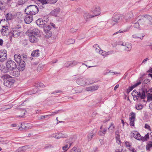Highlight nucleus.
I'll return each instance as SVG.
<instances>
[{
	"mask_svg": "<svg viewBox=\"0 0 152 152\" xmlns=\"http://www.w3.org/2000/svg\"><path fill=\"white\" fill-rule=\"evenodd\" d=\"M6 67L3 68L2 72L4 73H10L17 68L15 62L11 60H8L6 63Z\"/></svg>",
	"mask_w": 152,
	"mask_h": 152,
	"instance_id": "nucleus-1",
	"label": "nucleus"
},
{
	"mask_svg": "<svg viewBox=\"0 0 152 152\" xmlns=\"http://www.w3.org/2000/svg\"><path fill=\"white\" fill-rule=\"evenodd\" d=\"M25 12L27 15H33L37 14L38 11V7L35 5L28 6L25 9Z\"/></svg>",
	"mask_w": 152,
	"mask_h": 152,
	"instance_id": "nucleus-2",
	"label": "nucleus"
},
{
	"mask_svg": "<svg viewBox=\"0 0 152 152\" xmlns=\"http://www.w3.org/2000/svg\"><path fill=\"white\" fill-rule=\"evenodd\" d=\"M2 78L5 79L4 82L5 86L9 88L13 86L15 81L9 75H4L2 77Z\"/></svg>",
	"mask_w": 152,
	"mask_h": 152,
	"instance_id": "nucleus-3",
	"label": "nucleus"
},
{
	"mask_svg": "<svg viewBox=\"0 0 152 152\" xmlns=\"http://www.w3.org/2000/svg\"><path fill=\"white\" fill-rule=\"evenodd\" d=\"M48 20V18L45 20H43L41 18H39L36 20V23L40 27L44 28L47 25V23Z\"/></svg>",
	"mask_w": 152,
	"mask_h": 152,
	"instance_id": "nucleus-4",
	"label": "nucleus"
},
{
	"mask_svg": "<svg viewBox=\"0 0 152 152\" xmlns=\"http://www.w3.org/2000/svg\"><path fill=\"white\" fill-rule=\"evenodd\" d=\"M43 28L45 37L46 38H49L51 37L52 34V32L50 31L51 26L47 25Z\"/></svg>",
	"mask_w": 152,
	"mask_h": 152,
	"instance_id": "nucleus-5",
	"label": "nucleus"
},
{
	"mask_svg": "<svg viewBox=\"0 0 152 152\" xmlns=\"http://www.w3.org/2000/svg\"><path fill=\"white\" fill-rule=\"evenodd\" d=\"M119 45L123 46V48L126 51H129L132 48V44L129 42H123L120 43Z\"/></svg>",
	"mask_w": 152,
	"mask_h": 152,
	"instance_id": "nucleus-6",
	"label": "nucleus"
},
{
	"mask_svg": "<svg viewBox=\"0 0 152 152\" xmlns=\"http://www.w3.org/2000/svg\"><path fill=\"white\" fill-rule=\"evenodd\" d=\"M91 11L94 15L93 16H96L99 15L101 13V9L98 6H94L92 8Z\"/></svg>",
	"mask_w": 152,
	"mask_h": 152,
	"instance_id": "nucleus-7",
	"label": "nucleus"
},
{
	"mask_svg": "<svg viewBox=\"0 0 152 152\" xmlns=\"http://www.w3.org/2000/svg\"><path fill=\"white\" fill-rule=\"evenodd\" d=\"M7 58V53L6 50H0V62H3L5 61Z\"/></svg>",
	"mask_w": 152,
	"mask_h": 152,
	"instance_id": "nucleus-8",
	"label": "nucleus"
},
{
	"mask_svg": "<svg viewBox=\"0 0 152 152\" xmlns=\"http://www.w3.org/2000/svg\"><path fill=\"white\" fill-rule=\"evenodd\" d=\"M39 31L37 29H34L32 30H28L26 32L28 36H38Z\"/></svg>",
	"mask_w": 152,
	"mask_h": 152,
	"instance_id": "nucleus-9",
	"label": "nucleus"
},
{
	"mask_svg": "<svg viewBox=\"0 0 152 152\" xmlns=\"http://www.w3.org/2000/svg\"><path fill=\"white\" fill-rule=\"evenodd\" d=\"M142 22L145 23L147 20L149 21V24L152 25V17L149 15H145L144 16L141 17V19Z\"/></svg>",
	"mask_w": 152,
	"mask_h": 152,
	"instance_id": "nucleus-10",
	"label": "nucleus"
},
{
	"mask_svg": "<svg viewBox=\"0 0 152 152\" xmlns=\"http://www.w3.org/2000/svg\"><path fill=\"white\" fill-rule=\"evenodd\" d=\"M123 19L127 22L130 21L131 19L133 17V13L132 11H130L127 13L125 15H123Z\"/></svg>",
	"mask_w": 152,
	"mask_h": 152,
	"instance_id": "nucleus-11",
	"label": "nucleus"
},
{
	"mask_svg": "<svg viewBox=\"0 0 152 152\" xmlns=\"http://www.w3.org/2000/svg\"><path fill=\"white\" fill-rule=\"evenodd\" d=\"M0 31L3 36H7L10 33V30L8 28L7 26H6L0 29Z\"/></svg>",
	"mask_w": 152,
	"mask_h": 152,
	"instance_id": "nucleus-12",
	"label": "nucleus"
},
{
	"mask_svg": "<svg viewBox=\"0 0 152 152\" xmlns=\"http://www.w3.org/2000/svg\"><path fill=\"white\" fill-rule=\"evenodd\" d=\"M131 136L134 137L138 140H141V136L140 134L137 131H134L131 133Z\"/></svg>",
	"mask_w": 152,
	"mask_h": 152,
	"instance_id": "nucleus-13",
	"label": "nucleus"
},
{
	"mask_svg": "<svg viewBox=\"0 0 152 152\" xmlns=\"http://www.w3.org/2000/svg\"><path fill=\"white\" fill-rule=\"evenodd\" d=\"M123 15H115L113 18L114 20V21L116 23H118L121 21L123 20L124 18Z\"/></svg>",
	"mask_w": 152,
	"mask_h": 152,
	"instance_id": "nucleus-14",
	"label": "nucleus"
},
{
	"mask_svg": "<svg viewBox=\"0 0 152 152\" xmlns=\"http://www.w3.org/2000/svg\"><path fill=\"white\" fill-rule=\"evenodd\" d=\"M87 81V80L85 78H80L77 80V83L79 85L83 86L88 84Z\"/></svg>",
	"mask_w": 152,
	"mask_h": 152,
	"instance_id": "nucleus-15",
	"label": "nucleus"
},
{
	"mask_svg": "<svg viewBox=\"0 0 152 152\" xmlns=\"http://www.w3.org/2000/svg\"><path fill=\"white\" fill-rule=\"evenodd\" d=\"M135 118V114L134 113H131V116L129 118L130 124V126H134V122Z\"/></svg>",
	"mask_w": 152,
	"mask_h": 152,
	"instance_id": "nucleus-16",
	"label": "nucleus"
},
{
	"mask_svg": "<svg viewBox=\"0 0 152 152\" xmlns=\"http://www.w3.org/2000/svg\"><path fill=\"white\" fill-rule=\"evenodd\" d=\"M11 33L12 37H17L20 35V31L18 29H15L12 30Z\"/></svg>",
	"mask_w": 152,
	"mask_h": 152,
	"instance_id": "nucleus-17",
	"label": "nucleus"
},
{
	"mask_svg": "<svg viewBox=\"0 0 152 152\" xmlns=\"http://www.w3.org/2000/svg\"><path fill=\"white\" fill-rule=\"evenodd\" d=\"M67 136L66 134H63L61 133H56L53 135V137L56 138L57 139L60 138H65L67 137Z\"/></svg>",
	"mask_w": 152,
	"mask_h": 152,
	"instance_id": "nucleus-18",
	"label": "nucleus"
},
{
	"mask_svg": "<svg viewBox=\"0 0 152 152\" xmlns=\"http://www.w3.org/2000/svg\"><path fill=\"white\" fill-rule=\"evenodd\" d=\"M30 15H26L24 18V21L27 24H29L32 21L33 17L32 15L29 16Z\"/></svg>",
	"mask_w": 152,
	"mask_h": 152,
	"instance_id": "nucleus-19",
	"label": "nucleus"
},
{
	"mask_svg": "<svg viewBox=\"0 0 152 152\" xmlns=\"http://www.w3.org/2000/svg\"><path fill=\"white\" fill-rule=\"evenodd\" d=\"M14 57L15 61L18 64L21 63L22 61H24L22 60L20 55L16 54L14 55Z\"/></svg>",
	"mask_w": 152,
	"mask_h": 152,
	"instance_id": "nucleus-20",
	"label": "nucleus"
},
{
	"mask_svg": "<svg viewBox=\"0 0 152 152\" xmlns=\"http://www.w3.org/2000/svg\"><path fill=\"white\" fill-rule=\"evenodd\" d=\"M60 9L59 7H57L54 9L50 12V14L53 16H56L60 11Z\"/></svg>",
	"mask_w": 152,
	"mask_h": 152,
	"instance_id": "nucleus-21",
	"label": "nucleus"
},
{
	"mask_svg": "<svg viewBox=\"0 0 152 152\" xmlns=\"http://www.w3.org/2000/svg\"><path fill=\"white\" fill-rule=\"evenodd\" d=\"M58 112V111L55 112H53L51 113V114L46 115H41L39 117V120L41 119H43L45 118H48L50 116H53L57 114Z\"/></svg>",
	"mask_w": 152,
	"mask_h": 152,
	"instance_id": "nucleus-22",
	"label": "nucleus"
},
{
	"mask_svg": "<svg viewBox=\"0 0 152 152\" xmlns=\"http://www.w3.org/2000/svg\"><path fill=\"white\" fill-rule=\"evenodd\" d=\"M29 37L30 41L32 43H36L37 42L38 39V36H28Z\"/></svg>",
	"mask_w": 152,
	"mask_h": 152,
	"instance_id": "nucleus-23",
	"label": "nucleus"
},
{
	"mask_svg": "<svg viewBox=\"0 0 152 152\" xmlns=\"http://www.w3.org/2000/svg\"><path fill=\"white\" fill-rule=\"evenodd\" d=\"M10 73V75L16 77H18L20 75V72L18 70L15 69L13 71H11Z\"/></svg>",
	"mask_w": 152,
	"mask_h": 152,
	"instance_id": "nucleus-24",
	"label": "nucleus"
},
{
	"mask_svg": "<svg viewBox=\"0 0 152 152\" xmlns=\"http://www.w3.org/2000/svg\"><path fill=\"white\" fill-rule=\"evenodd\" d=\"M19 66L18 68V70L20 71H23L24 69V66L25 65V63L24 61H22L21 63L19 64Z\"/></svg>",
	"mask_w": 152,
	"mask_h": 152,
	"instance_id": "nucleus-25",
	"label": "nucleus"
},
{
	"mask_svg": "<svg viewBox=\"0 0 152 152\" xmlns=\"http://www.w3.org/2000/svg\"><path fill=\"white\" fill-rule=\"evenodd\" d=\"M83 17L85 20L87 21L89 19L94 17V16L92 15L89 13H86L84 14Z\"/></svg>",
	"mask_w": 152,
	"mask_h": 152,
	"instance_id": "nucleus-26",
	"label": "nucleus"
},
{
	"mask_svg": "<svg viewBox=\"0 0 152 152\" xmlns=\"http://www.w3.org/2000/svg\"><path fill=\"white\" fill-rule=\"evenodd\" d=\"M137 97H140L141 99H144L145 97V91H142V92L141 93L140 92L137 93Z\"/></svg>",
	"mask_w": 152,
	"mask_h": 152,
	"instance_id": "nucleus-27",
	"label": "nucleus"
},
{
	"mask_svg": "<svg viewBox=\"0 0 152 152\" xmlns=\"http://www.w3.org/2000/svg\"><path fill=\"white\" fill-rule=\"evenodd\" d=\"M102 126L100 128L101 130L99 132L98 134L99 135L101 136H104L106 133L107 129H102Z\"/></svg>",
	"mask_w": 152,
	"mask_h": 152,
	"instance_id": "nucleus-28",
	"label": "nucleus"
},
{
	"mask_svg": "<svg viewBox=\"0 0 152 152\" xmlns=\"http://www.w3.org/2000/svg\"><path fill=\"white\" fill-rule=\"evenodd\" d=\"M141 19V18L138 20L137 23H136L134 24L133 26L135 28H138L139 27V23L140 24H143L145 23L144 22H142Z\"/></svg>",
	"mask_w": 152,
	"mask_h": 152,
	"instance_id": "nucleus-29",
	"label": "nucleus"
},
{
	"mask_svg": "<svg viewBox=\"0 0 152 152\" xmlns=\"http://www.w3.org/2000/svg\"><path fill=\"white\" fill-rule=\"evenodd\" d=\"M95 134L93 132H91L87 136V139L88 141H90L92 140L94 136L95 135Z\"/></svg>",
	"mask_w": 152,
	"mask_h": 152,
	"instance_id": "nucleus-30",
	"label": "nucleus"
},
{
	"mask_svg": "<svg viewBox=\"0 0 152 152\" xmlns=\"http://www.w3.org/2000/svg\"><path fill=\"white\" fill-rule=\"evenodd\" d=\"M31 55L33 56H39V50H34L31 54Z\"/></svg>",
	"mask_w": 152,
	"mask_h": 152,
	"instance_id": "nucleus-31",
	"label": "nucleus"
},
{
	"mask_svg": "<svg viewBox=\"0 0 152 152\" xmlns=\"http://www.w3.org/2000/svg\"><path fill=\"white\" fill-rule=\"evenodd\" d=\"M75 42V40L72 39H69L66 40L65 43L68 45L73 44Z\"/></svg>",
	"mask_w": 152,
	"mask_h": 152,
	"instance_id": "nucleus-32",
	"label": "nucleus"
},
{
	"mask_svg": "<svg viewBox=\"0 0 152 152\" xmlns=\"http://www.w3.org/2000/svg\"><path fill=\"white\" fill-rule=\"evenodd\" d=\"M7 22V21H5L4 19L0 21V30L5 26V24Z\"/></svg>",
	"mask_w": 152,
	"mask_h": 152,
	"instance_id": "nucleus-33",
	"label": "nucleus"
},
{
	"mask_svg": "<svg viewBox=\"0 0 152 152\" xmlns=\"http://www.w3.org/2000/svg\"><path fill=\"white\" fill-rule=\"evenodd\" d=\"M21 126L19 127V129H20V130H26V123H21Z\"/></svg>",
	"mask_w": 152,
	"mask_h": 152,
	"instance_id": "nucleus-34",
	"label": "nucleus"
},
{
	"mask_svg": "<svg viewBox=\"0 0 152 152\" xmlns=\"http://www.w3.org/2000/svg\"><path fill=\"white\" fill-rule=\"evenodd\" d=\"M116 152H125V151L124 150L123 147L121 145L119 146L115 150Z\"/></svg>",
	"mask_w": 152,
	"mask_h": 152,
	"instance_id": "nucleus-35",
	"label": "nucleus"
},
{
	"mask_svg": "<svg viewBox=\"0 0 152 152\" xmlns=\"http://www.w3.org/2000/svg\"><path fill=\"white\" fill-rule=\"evenodd\" d=\"M93 47L94 48V49L95 50L96 52L99 53L100 51V49H101V48L99 47L98 45L97 44L93 46Z\"/></svg>",
	"mask_w": 152,
	"mask_h": 152,
	"instance_id": "nucleus-36",
	"label": "nucleus"
},
{
	"mask_svg": "<svg viewBox=\"0 0 152 152\" xmlns=\"http://www.w3.org/2000/svg\"><path fill=\"white\" fill-rule=\"evenodd\" d=\"M149 138V135L148 133L146 134L144 137H141V140L142 141H147Z\"/></svg>",
	"mask_w": 152,
	"mask_h": 152,
	"instance_id": "nucleus-37",
	"label": "nucleus"
},
{
	"mask_svg": "<svg viewBox=\"0 0 152 152\" xmlns=\"http://www.w3.org/2000/svg\"><path fill=\"white\" fill-rule=\"evenodd\" d=\"M6 17L7 20H10L12 18V16L11 13H9L6 15Z\"/></svg>",
	"mask_w": 152,
	"mask_h": 152,
	"instance_id": "nucleus-38",
	"label": "nucleus"
},
{
	"mask_svg": "<svg viewBox=\"0 0 152 152\" xmlns=\"http://www.w3.org/2000/svg\"><path fill=\"white\" fill-rule=\"evenodd\" d=\"M21 152H25L28 149V147L27 146H24L23 147H19Z\"/></svg>",
	"mask_w": 152,
	"mask_h": 152,
	"instance_id": "nucleus-39",
	"label": "nucleus"
},
{
	"mask_svg": "<svg viewBox=\"0 0 152 152\" xmlns=\"http://www.w3.org/2000/svg\"><path fill=\"white\" fill-rule=\"evenodd\" d=\"M71 152H81L80 150L76 147H73L71 151Z\"/></svg>",
	"mask_w": 152,
	"mask_h": 152,
	"instance_id": "nucleus-40",
	"label": "nucleus"
},
{
	"mask_svg": "<svg viewBox=\"0 0 152 152\" xmlns=\"http://www.w3.org/2000/svg\"><path fill=\"white\" fill-rule=\"evenodd\" d=\"M27 1V0H19L18 2V4L19 5L24 4Z\"/></svg>",
	"mask_w": 152,
	"mask_h": 152,
	"instance_id": "nucleus-41",
	"label": "nucleus"
},
{
	"mask_svg": "<svg viewBox=\"0 0 152 152\" xmlns=\"http://www.w3.org/2000/svg\"><path fill=\"white\" fill-rule=\"evenodd\" d=\"M143 107V105L140 104H138L135 106L136 109L138 110H141L142 108Z\"/></svg>",
	"mask_w": 152,
	"mask_h": 152,
	"instance_id": "nucleus-42",
	"label": "nucleus"
},
{
	"mask_svg": "<svg viewBox=\"0 0 152 152\" xmlns=\"http://www.w3.org/2000/svg\"><path fill=\"white\" fill-rule=\"evenodd\" d=\"M26 130L31 129L33 126L32 124L28 123H26Z\"/></svg>",
	"mask_w": 152,
	"mask_h": 152,
	"instance_id": "nucleus-43",
	"label": "nucleus"
},
{
	"mask_svg": "<svg viewBox=\"0 0 152 152\" xmlns=\"http://www.w3.org/2000/svg\"><path fill=\"white\" fill-rule=\"evenodd\" d=\"M137 93L138 92L136 90H134L132 92V95L134 97H137Z\"/></svg>",
	"mask_w": 152,
	"mask_h": 152,
	"instance_id": "nucleus-44",
	"label": "nucleus"
},
{
	"mask_svg": "<svg viewBox=\"0 0 152 152\" xmlns=\"http://www.w3.org/2000/svg\"><path fill=\"white\" fill-rule=\"evenodd\" d=\"M99 53L104 57L108 55L107 53H106L105 51L101 50H100Z\"/></svg>",
	"mask_w": 152,
	"mask_h": 152,
	"instance_id": "nucleus-45",
	"label": "nucleus"
},
{
	"mask_svg": "<svg viewBox=\"0 0 152 152\" xmlns=\"http://www.w3.org/2000/svg\"><path fill=\"white\" fill-rule=\"evenodd\" d=\"M50 0H39L41 3L43 4H47V3H49V1Z\"/></svg>",
	"mask_w": 152,
	"mask_h": 152,
	"instance_id": "nucleus-46",
	"label": "nucleus"
},
{
	"mask_svg": "<svg viewBox=\"0 0 152 152\" xmlns=\"http://www.w3.org/2000/svg\"><path fill=\"white\" fill-rule=\"evenodd\" d=\"M91 89L92 91H95L97 90L99 88V86L97 85H95L94 86H91Z\"/></svg>",
	"mask_w": 152,
	"mask_h": 152,
	"instance_id": "nucleus-47",
	"label": "nucleus"
},
{
	"mask_svg": "<svg viewBox=\"0 0 152 152\" xmlns=\"http://www.w3.org/2000/svg\"><path fill=\"white\" fill-rule=\"evenodd\" d=\"M5 8V6L3 4V3L1 2H0V10H3Z\"/></svg>",
	"mask_w": 152,
	"mask_h": 152,
	"instance_id": "nucleus-48",
	"label": "nucleus"
},
{
	"mask_svg": "<svg viewBox=\"0 0 152 152\" xmlns=\"http://www.w3.org/2000/svg\"><path fill=\"white\" fill-rule=\"evenodd\" d=\"M125 145L126 146L127 148H130L131 147V146L132 145L131 143L129 142H125Z\"/></svg>",
	"mask_w": 152,
	"mask_h": 152,
	"instance_id": "nucleus-49",
	"label": "nucleus"
},
{
	"mask_svg": "<svg viewBox=\"0 0 152 152\" xmlns=\"http://www.w3.org/2000/svg\"><path fill=\"white\" fill-rule=\"evenodd\" d=\"M26 113V110H22V112L21 113L22 114H21V115H19L18 116L19 117H22L24 116V115Z\"/></svg>",
	"mask_w": 152,
	"mask_h": 152,
	"instance_id": "nucleus-50",
	"label": "nucleus"
},
{
	"mask_svg": "<svg viewBox=\"0 0 152 152\" xmlns=\"http://www.w3.org/2000/svg\"><path fill=\"white\" fill-rule=\"evenodd\" d=\"M132 37L133 38H140V39H142L143 38V36H142V37H139L137 36L136 34H134L132 36Z\"/></svg>",
	"mask_w": 152,
	"mask_h": 152,
	"instance_id": "nucleus-51",
	"label": "nucleus"
},
{
	"mask_svg": "<svg viewBox=\"0 0 152 152\" xmlns=\"http://www.w3.org/2000/svg\"><path fill=\"white\" fill-rule=\"evenodd\" d=\"M151 146H150V145L149 144V142H148V144L146 145V148L147 150L150 151V148H151Z\"/></svg>",
	"mask_w": 152,
	"mask_h": 152,
	"instance_id": "nucleus-52",
	"label": "nucleus"
},
{
	"mask_svg": "<svg viewBox=\"0 0 152 152\" xmlns=\"http://www.w3.org/2000/svg\"><path fill=\"white\" fill-rule=\"evenodd\" d=\"M129 149L131 152H136V151L135 149L132 147H130Z\"/></svg>",
	"mask_w": 152,
	"mask_h": 152,
	"instance_id": "nucleus-53",
	"label": "nucleus"
},
{
	"mask_svg": "<svg viewBox=\"0 0 152 152\" xmlns=\"http://www.w3.org/2000/svg\"><path fill=\"white\" fill-rule=\"evenodd\" d=\"M148 100H152V94H151L147 96Z\"/></svg>",
	"mask_w": 152,
	"mask_h": 152,
	"instance_id": "nucleus-54",
	"label": "nucleus"
},
{
	"mask_svg": "<svg viewBox=\"0 0 152 152\" xmlns=\"http://www.w3.org/2000/svg\"><path fill=\"white\" fill-rule=\"evenodd\" d=\"M145 128L146 129H147L149 130H151L150 127V126L148 124H145Z\"/></svg>",
	"mask_w": 152,
	"mask_h": 152,
	"instance_id": "nucleus-55",
	"label": "nucleus"
},
{
	"mask_svg": "<svg viewBox=\"0 0 152 152\" xmlns=\"http://www.w3.org/2000/svg\"><path fill=\"white\" fill-rule=\"evenodd\" d=\"M62 148L64 150L66 151L68 149V145H67L63 146Z\"/></svg>",
	"mask_w": 152,
	"mask_h": 152,
	"instance_id": "nucleus-56",
	"label": "nucleus"
},
{
	"mask_svg": "<svg viewBox=\"0 0 152 152\" xmlns=\"http://www.w3.org/2000/svg\"><path fill=\"white\" fill-rule=\"evenodd\" d=\"M129 29H128L127 30H124V31H121L120 30H119V31H117V32L114 33L113 34V35H115L118 33H122V32H126V31H128L129 30Z\"/></svg>",
	"mask_w": 152,
	"mask_h": 152,
	"instance_id": "nucleus-57",
	"label": "nucleus"
},
{
	"mask_svg": "<svg viewBox=\"0 0 152 152\" xmlns=\"http://www.w3.org/2000/svg\"><path fill=\"white\" fill-rule=\"evenodd\" d=\"M43 66L42 64H39L38 67L37 71H39L41 69L43 68Z\"/></svg>",
	"mask_w": 152,
	"mask_h": 152,
	"instance_id": "nucleus-58",
	"label": "nucleus"
},
{
	"mask_svg": "<svg viewBox=\"0 0 152 152\" xmlns=\"http://www.w3.org/2000/svg\"><path fill=\"white\" fill-rule=\"evenodd\" d=\"M117 24L114 21V20L113 18V20L111 21L110 24L112 26H113L114 25Z\"/></svg>",
	"mask_w": 152,
	"mask_h": 152,
	"instance_id": "nucleus-59",
	"label": "nucleus"
},
{
	"mask_svg": "<svg viewBox=\"0 0 152 152\" xmlns=\"http://www.w3.org/2000/svg\"><path fill=\"white\" fill-rule=\"evenodd\" d=\"M78 62H77L76 61H73L72 63H71V64H72L71 66H72L76 65H77L78 64Z\"/></svg>",
	"mask_w": 152,
	"mask_h": 152,
	"instance_id": "nucleus-60",
	"label": "nucleus"
},
{
	"mask_svg": "<svg viewBox=\"0 0 152 152\" xmlns=\"http://www.w3.org/2000/svg\"><path fill=\"white\" fill-rule=\"evenodd\" d=\"M58 0H50L49 3L54 4L57 2Z\"/></svg>",
	"mask_w": 152,
	"mask_h": 152,
	"instance_id": "nucleus-61",
	"label": "nucleus"
},
{
	"mask_svg": "<svg viewBox=\"0 0 152 152\" xmlns=\"http://www.w3.org/2000/svg\"><path fill=\"white\" fill-rule=\"evenodd\" d=\"M141 84V82L140 81L138 82L137 83L133 85L134 87L135 88V87L137 86H138Z\"/></svg>",
	"mask_w": 152,
	"mask_h": 152,
	"instance_id": "nucleus-62",
	"label": "nucleus"
},
{
	"mask_svg": "<svg viewBox=\"0 0 152 152\" xmlns=\"http://www.w3.org/2000/svg\"><path fill=\"white\" fill-rule=\"evenodd\" d=\"M70 32L72 33H74L77 31V30L74 28H71L70 30Z\"/></svg>",
	"mask_w": 152,
	"mask_h": 152,
	"instance_id": "nucleus-63",
	"label": "nucleus"
},
{
	"mask_svg": "<svg viewBox=\"0 0 152 152\" xmlns=\"http://www.w3.org/2000/svg\"><path fill=\"white\" fill-rule=\"evenodd\" d=\"M65 66L66 67H68L69 66H72L71 63H69V62H66L65 64Z\"/></svg>",
	"mask_w": 152,
	"mask_h": 152,
	"instance_id": "nucleus-64",
	"label": "nucleus"
}]
</instances>
